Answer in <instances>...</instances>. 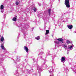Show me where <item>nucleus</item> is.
<instances>
[{"label": "nucleus", "instance_id": "f257e3e1", "mask_svg": "<svg viewBox=\"0 0 76 76\" xmlns=\"http://www.w3.org/2000/svg\"><path fill=\"white\" fill-rule=\"evenodd\" d=\"M65 4L66 7H67L68 8H69V7H70L69 0H65Z\"/></svg>", "mask_w": 76, "mask_h": 76}, {"label": "nucleus", "instance_id": "f03ea898", "mask_svg": "<svg viewBox=\"0 0 76 76\" xmlns=\"http://www.w3.org/2000/svg\"><path fill=\"white\" fill-rule=\"evenodd\" d=\"M24 49L28 53V51H29V49H28V47H26V46H25L24 47Z\"/></svg>", "mask_w": 76, "mask_h": 76}, {"label": "nucleus", "instance_id": "7ed1b4c3", "mask_svg": "<svg viewBox=\"0 0 76 76\" xmlns=\"http://www.w3.org/2000/svg\"><path fill=\"white\" fill-rule=\"evenodd\" d=\"M57 40L59 41H60L61 42H62V43H63V41H64V39L62 38H58L57 39Z\"/></svg>", "mask_w": 76, "mask_h": 76}, {"label": "nucleus", "instance_id": "20e7f679", "mask_svg": "<svg viewBox=\"0 0 76 76\" xmlns=\"http://www.w3.org/2000/svg\"><path fill=\"white\" fill-rule=\"evenodd\" d=\"M67 26L69 29H71L73 28V25L71 24L68 25Z\"/></svg>", "mask_w": 76, "mask_h": 76}, {"label": "nucleus", "instance_id": "39448f33", "mask_svg": "<svg viewBox=\"0 0 76 76\" xmlns=\"http://www.w3.org/2000/svg\"><path fill=\"white\" fill-rule=\"evenodd\" d=\"M16 19H17V16H15V17L12 19V20L15 22L16 21Z\"/></svg>", "mask_w": 76, "mask_h": 76}, {"label": "nucleus", "instance_id": "423d86ee", "mask_svg": "<svg viewBox=\"0 0 76 76\" xmlns=\"http://www.w3.org/2000/svg\"><path fill=\"white\" fill-rule=\"evenodd\" d=\"M65 61V57H63L61 59V62H63V61Z\"/></svg>", "mask_w": 76, "mask_h": 76}, {"label": "nucleus", "instance_id": "0eeeda50", "mask_svg": "<svg viewBox=\"0 0 76 76\" xmlns=\"http://www.w3.org/2000/svg\"><path fill=\"white\" fill-rule=\"evenodd\" d=\"M1 48H2V50H4V49H5V48H4V46H3V44L1 45Z\"/></svg>", "mask_w": 76, "mask_h": 76}, {"label": "nucleus", "instance_id": "6e6552de", "mask_svg": "<svg viewBox=\"0 0 76 76\" xmlns=\"http://www.w3.org/2000/svg\"><path fill=\"white\" fill-rule=\"evenodd\" d=\"M48 12L49 14V16H50V14L51 13V9H49L48 10Z\"/></svg>", "mask_w": 76, "mask_h": 76}, {"label": "nucleus", "instance_id": "1a4fd4ad", "mask_svg": "<svg viewBox=\"0 0 76 76\" xmlns=\"http://www.w3.org/2000/svg\"><path fill=\"white\" fill-rule=\"evenodd\" d=\"M48 33H49V30H46V33H45V35H47Z\"/></svg>", "mask_w": 76, "mask_h": 76}, {"label": "nucleus", "instance_id": "9d476101", "mask_svg": "<svg viewBox=\"0 0 76 76\" xmlns=\"http://www.w3.org/2000/svg\"><path fill=\"white\" fill-rule=\"evenodd\" d=\"M4 41V37H1V42H3Z\"/></svg>", "mask_w": 76, "mask_h": 76}, {"label": "nucleus", "instance_id": "9b49d317", "mask_svg": "<svg viewBox=\"0 0 76 76\" xmlns=\"http://www.w3.org/2000/svg\"><path fill=\"white\" fill-rule=\"evenodd\" d=\"M4 8V6H3V5H1L0 7L1 9H3Z\"/></svg>", "mask_w": 76, "mask_h": 76}, {"label": "nucleus", "instance_id": "f8f14e48", "mask_svg": "<svg viewBox=\"0 0 76 76\" xmlns=\"http://www.w3.org/2000/svg\"><path fill=\"white\" fill-rule=\"evenodd\" d=\"M36 39L37 40H39V39H40V37H39V36H38L36 37Z\"/></svg>", "mask_w": 76, "mask_h": 76}, {"label": "nucleus", "instance_id": "ddd939ff", "mask_svg": "<svg viewBox=\"0 0 76 76\" xmlns=\"http://www.w3.org/2000/svg\"><path fill=\"white\" fill-rule=\"evenodd\" d=\"M56 43V44H60V43L59 42H58V41H56V42H55Z\"/></svg>", "mask_w": 76, "mask_h": 76}, {"label": "nucleus", "instance_id": "4468645a", "mask_svg": "<svg viewBox=\"0 0 76 76\" xmlns=\"http://www.w3.org/2000/svg\"><path fill=\"white\" fill-rule=\"evenodd\" d=\"M33 10H34V12H36L37 11V9L35 8H34L33 9Z\"/></svg>", "mask_w": 76, "mask_h": 76}, {"label": "nucleus", "instance_id": "2eb2a0df", "mask_svg": "<svg viewBox=\"0 0 76 76\" xmlns=\"http://www.w3.org/2000/svg\"><path fill=\"white\" fill-rule=\"evenodd\" d=\"M66 42L68 44H70V41H69V40H67V41H66Z\"/></svg>", "mask_w": 76, "mask_h": 76}, {"label": "nucleus", "instance_id": "dca6fc26", "mask_svg": "<svg viewBox=\"0 0 76 76\" xmlns=\"http://www.w3.org/2000/svg\"><path fill=\"white\" fill-rule=\"evenodd\" d=\"M15 4L16 5H18V4H19V2H18V1H17L15 3Z\"/></svg>", "mask_w": 76, "mask_h": 76}, {"label": "nucleus", "instance_id": "f3484780", "mask_svg": "<svg viewBox=\"0 0 76 76\" xmlns=\"http://www.w3.org/2000/svg\"><path fill=\"white\" fill-rule=\"evenodd\" d=\"M72 47H73V46H70V47H69V48L71 49V48H72Z\"/></svg>", "mask_w": 76, "mask_h": 76}, {"label": "nucleus", "instance_id": "a211bd4d", "mask_svg": "<svg viewBox=\"0 0 76 76\" xmlns=\"http://www.w3.org/2000/svg\"><path fill=\"white\" fill-rule=\"evenodd\" d=\"M64 48H66V45H64Z\"/></svg>", "mask_w": 76, "mask_h": 76}]
</instances>
